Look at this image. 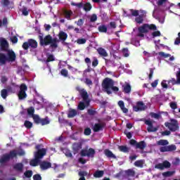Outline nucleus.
Masks as SVG:
<instances>
[{
    "mask_svg": "<svg viewBox=\"0 0 180 180\" xmlns=\"http://www.w3.org/2000/svg\"><path fill=\"white\" fill-rule=\"evenodd\" d=\"M77 43V44H85V43H86V39L84 38L78 39Z\"/></svg>",
    "mask_w": 180,
    "mask_h": 180,
    "instance_id": "bf43d9fd",
    "label": "nucleus"
},
{
    "mask_svg": "<svg viewBox=\"0 0 180 180\" xmlns=\"http://www.w3.org/2000/svg\"><path fill=\"white\" fill-rule=\"evenodd\" d=\"M33 179H34V180H41L42 178H41V176L40 174H34V175L33 176Z\"/></svg>",
    "mask_w": 180,
    "mask_h": 180,
    "instance_id": "774afa93",
    "label": "nucleus"
},
{
    "mask_svg": "<svg viewBox=\"0 0 180 180\" xmlns=\"http://www.w3.org/2000/svg\"><path fill=\"white\" fill-rule=\"evenodd\" d=\"M87 113L88 115H89V116H95V115L97 113L96 112V110L92 109V108H90L87 110Z\"/></svg>",
    "mask_w": 180,
    "mask_h": 180,
    "instance_id": "603ef678",
    "label": "nucleus"
},
{
    "mask_svg": "<svg viewBox=\"0 0 180 180\" xmlns=\"http://www.w3.org/2000/svg\"><path fill=\"white\" fill-rule=\"evenodd\" d=\"M64 153L66 157H68L69 158H72V153H71V150L68 149H65Z\"/></svg>",
    "mask_w": 180,
    "mask_h": 180,
    "instance_id": "8fccbe9b",
    "label": "nucleus"
},
{
    "mask_svg": "<svg viewBox=\"0 0 180 180\" xmlns=\"http://www.w3.org/2000/svg\"><path fill=\"white\" fill-rule=\"evenodd\" d=\"M39 124H41V126H46V124H49L50 121L49 120V117H46V118L41 119V122Z\"/></svg>",
    "mask_w": 180,
    "mask_h": 180,
    "instance_id": "a19ab883",
    "label": "nucleus"
},
{
    "mask_svg": "<svg viewBox=\"0 0 180 180\" xmlns=\"http://www.w3.org/2000/svg\"><path fill=\"white\" fill-rule=\"evenodd\" d=\"M103 127H105V124L96 123L93 127V131L95 133H98V131H101L102 130H103Z\"/></svg>",
    "mask_w": 180,
    "mask_h": 180,
    "instance_id": "a211bd4d",
    "label": "nucleus"
},
{
    "mask_svg": "<svg viewBox=\"0 0 180 180\" xmlns=\"http://www.w3.org/2000/svg\"><path fill=\"white\" fill-rule=\"evenodd\" d=\"M24 126L26 127V129H32V127H33V123H32L30 121L25 120Z\"/></svg>",
    "mask_w": 180,
    "mask_h": 180,
    "instance_id": "79ce46f5",
    "label": "nucleus"
},
{
    "mask_svg": "<svg viewBox=\"0 0 180 180\" xmlns=\"http://www.w3.org/2000/svg\"><path fill=\"white\" fill-rule=\"evenodd\" d=\"M158 146H168L169 144V142L165 139H160V141H158Z\"/></svg>",
    "mask_w": 180,
    "mask_h": 180,
    "instance_id": "e433bc0d",
    "label": "nucleus"
},
{
    "mask_svg": "<svg viewBox=\"0 0 180 180\" xmlns=\"http://www.w3.org/2000/svg\"><path fill=\"white\" fill-rule=\"evenodd\" d=\"M38 46L39 44L37 43V41L34 39H28L27 41H25L22 44V48L23 50H29V49L34 50L37 49Z\"/></svg>",
    "mask_w": 180,
    "mask_h": 180,
    "instance_id": "39448f33",
    "label": "nucleus"
},
{
    "mask_svg": "<svg viewBox=\"0 0 180 180\" xmlns=\"http://www.w3.org/2000/svg\"><path fill=\"white\" fill-rule=\"evenodd\" d=\"M85 108H86V105H85V103L84 102L79 103L78 109L79 110H84V109H85Z\"/></svg>",
    "mask_w": 180,
    "mask_h": 180,
    "instance_id": "13d9d810",
    "label": "nucleus"
},
{
    "mask_svg": "<svg viewBox=\"0 0 180 180\" xmlns=\"http://www.w3.org/2000/svg\"><path fill=\"white\" fill-rule=\"evenodd\" d=\"M13 168H14V169H15V171H17V172H22V171H23V168H24L23 163H22V162L16 163L14 165Z\"/></svg>",
    "mask_w": 180,
    "mask_h": 180,
    "instance_id": "4be33fe9",
    "label": "nucleus"
},
{
    "mask_svg": "<svg viewBox=\"0 0 180 180\" xmlns=\"http://www.w3.org/2000/svg\"><path fill=\"white\" fill-rule=\"evenodd\" d=\"M35 148L37 151L34 153V157L40 161L47 154V149L43 148V144L37 145Z\"/></svg>",
    "mask_w": 180,
    "mask_h": 180,
    "instance_id": "20e7f679",
    "label": "nucleus"
},
{
    "mask_svg": "<svg viewBox=\"0 0 180 180\" xmlns=\"http://www.w3.org/2000/svg\"><path fill=\"white\" fill-rule=\"evenodd\" d=\"M99 64V60H98V58L93 57V61H92V67H98Z\"/></svg>",
    "mask_w": 180,
    "mask_h": 180,
    "instance_id": "09e8293b",
    "label": "nucleus"
},
{
    "mask_svg": "<svg viewBox=\"0 0 180 180\" xmlns=\"http://www.w3.org/2000/svg\"><path fill=\"white\" fill-rule=\"evenodd\" d=\"M40 46H51L53 49H57L58 45L57 44V38H53L51 35L48 34L43 37V34L38 36Z\"/></svg>",
    "mask_w": 180,
    "mask_h": 180,
    "instance_id": "f257e3e1",
    "label": "nucleus"
},
{
    "mask_svg": "<svg viewBox=\"0 0 180 180\" xmlns=\"http://www.w3.org/2000/svg\"><path fill=\"white\" fill-rule=\"evenodd\" d=\"M39 167L42 171H46V169L51 168V162L44 160L42 162H40Z\"/></svg>",
    "mask_w": 180,
    "mask_h": 180,
    "instance_id": "dca6fc26",
    "label": "nucleus"
},
{
    "mask_svg": "<svg viewBox=\"0 0 180 180\" xmlns=\"http://www.w3.org/2000/svg\"><path fill=\"white\" fill-rule=\"evenodd\" d=\"M143 160H136L134 162L135 167H138L139 168H143Z\"/></svg>",
    "mask_w": 180,
    "mask_h": 180,
    "instance_id": "de8ad7c7",
    "label": "nucleus"
},
{
    "mask_svg": "<svg viewBox=\"0 0 180 180\" xmlns=\"http://www.w3.org/2000/svg\"><path fill=\"white\" fill-rule=\"evenodd\" d=\"M118 150H120V151L122 153H129L130 150V149L126 146H119Z\"/></svg>",
    "mask_w": 180,
    "mask_h": 180,
    "instance_id": "2f4dec72",
    "label": "nucleus"
},
{
    "mask_svg": "<svg viewBox=\"0 0 180 180\" xmlns=\"http://www.w3.org/2000/svg\"><path fill=\"white\" fill-rule=\"evenodd\" d=\"M83 9L86 11V12H89V11H91L92 9V5L90 4V3H86L84 6H83Z\"/></svg>",
    "mask_w": 180,
    "mask_h": 180,
    "instance_id": "f704fd0d",
    "label": "nucleus"
},
{
    "mask_svg": "<svg viewBox=\"0 0 180 180\" xmlns=\"http://www.w3.org/2000/svg\"><path fill=\"white\" fill-rule=\"evenodd\" d=\"M80 155L81 157H91L94 158V155H95V149L90 148L89 150L87 149H82L80 151Z\"/></svg>",
    "mask_w": 180,
    "mask_h": 180,
    "instance_id": "9d476101",
    "label": "nucleus"
},
{
    "mask_svg": "<svg viewBox=\"0 0 180 180\" xmlns=\"http://www.w3.org/2000/svg\"><path fill=\"white\" fill-rule=\"evenodd\" d=\"M125 174L127 175V176H134L136 175V172L131 169H129L128 170L125 171Z\"/></svg>",
    "mask_w": 180,
    "mask_h": 180,
    "instance_id": "72a5a7b5",
    "label": "nucleus"
},
{
    "mask_svg": "<svg viewBox=\"0 0 180 180\" xmlns=\"http://www.w3.org/2000/svg\"><path fill=\"white\" fill-rule=\"evenodd\" d=\"M131 13L132 15V16H139V10H134V9H131Z\"/></svg>",
    "mask_w": 180,
    "mask_h": 180,
    "instance_id": "338daca9",
    "label": "nucleus"
},
{
    "mask_svg": "<svg viewBox=\"0 0 180 180\" xmlns=\"http://www.w3.org/2000/svg\"><path fill=\"white\" fill-rule=\"evenodd\" d=\"M63 15L68 20H71V16L72 15V11H68L65 10L63 13Z\"/></svg>",
    "mask_w": 180,
    "mask_h": 180,
    "instance_id": "7c9ffc66",
    "label": "nucleus"
},
{
    "mask_svg": "<svg viewBox=\"0 0 180 180\" xmlns=\"http://www.w3.org/2000/svg\"><path fill=\"white\" fill-rule=\"evenodd\" d=\"M158 54L160 56V57H163L164 58H168V57H171V54L165 53L164 52H159Z\"/></svg>",
    "mask_w": 180,
    "mask_h": 180,
    "instance_id": "6e6d98bb",
    "label": "nucleus"
},
{
    "mask_svg": "<svg viewBox=\"0 0 180 180\" xmlns=\"http://www.w3.org/2000/svg\"><path fill=\"white\" fill-rule=\"evenodd\" d=\"M118 106H120L121 110L123 112V113H128L129 109L124 107V102L123 101H118Z\"/></svg>",
    "mask_w": 180,
    "mask_h": 180,
    "instance_id": "5701e85b",
    "label": "nucleus"
},
{
    "mask_svg": "<svg viewBox=\"0 0 180 180\" xmlns=\"http://www.w3.org/2000/svg\"><path fill=\"white\" fill-rule=\"evenodd\" d=\"M58 37L59 38L60 41L64 42L68 38V34L64 31H60L59 32Z\"/></svg>",
    "mask_w": 180,
    "mask_h": 180,
    "instance_id": "6ab92c4d",
    "label": "nucleus"
},
{
    "mask_svg": "<svg viewBox=\"0 0 180 180\" xmlns=\"http://www.w3.org/2000/svg\"><path fill=\"white\" fill-rule=\"evenodd\" d=\"M77 91H78L84 102H85L86 106H89L91 101L89 100V95H88V91L85 90V89H81L79 88H77Z\"/></svg>",
    "mask_w": 180,
    "mask_h": 180,
    "instance_id": "6e6552de",
    "label": "nucleus"
},
{
    "mask_svg": "<svg viewBox=\"0 0 180 180\" xmlns=\"http://www.w3.org/2000/svg\"><path fill=\"white\" fill-rule=\"evenodd\" d=\"M157 169H164L165 168H171V163L167 160H165L162 163H158L155 165Z\"/></svg>",
    "mask_w": 180,
    "mask_h": 180,
    "instance_id": "4468645a",
    "label": "nucleus"
},
{
    "mask_svg": "<svg viewBox=\"0 0 180 180\" xmlns=\"http://www.w3.org/2000/svg\"><path fill=\"white\" fill-rule=\"evenodd\" d=\"M143 21H144V19L143 18V15H138L135 18V22L139 23V25H141V23H143Z\"/></svg>",
    "mask_w": 180,
    "mask_h": 180,
    "instance_id": "c03bdc74",
    "label": "nucleus"
},
{
    "mask_svg": "<svg viewBox=\"0 0 180 180\" xmlns=\"http://www.w3.org/2000/svg\"><path fill=\"white\" fill-rule=\"evenodd\" d=\"M144 123L148 126L147 131L148 133H154L158 130V127H154L153 125V121L150 120H145Z\"/></svg>",
    "mask_w": 180,
    "mask_h": 180,
    "instance_id": "9b49d317",
    "label": "nucleus"
},
{
    "mask_svg": "<svg viewBox=\"0 0 180 180\" xmlns=\"http://www.w3.org/2000/svg\"><path fill=\"white\" fill-rule=\"evenodd\" d=\"M103 175H105L103 170H96L94 174V178H102Z\"/></svg>",
    "mask_w": 180,
    "mask_h": 180,
    "instance_id": "bb28decb",
    "label": "nucleus"
},
{
    "mask_svg": "<svg viewBox=\"0 0 180 180\" xmlns=\"http://www.w3.org/2000/svg\"><path fill=\"white\" fill-rule=\"evenodd\" d=\"M154 70H155V68H150L149 69V75H148V78L149 79H153V75L154 74Z\"/></svg>",
    "mask_w": 180,
    "mask_h": 180,
    "instance_id": "e2e57ef3",
    "label": "nucleus"
},
{
    "mask_svg": "<svg viewBox=\"0 0 180 180\" xmlns=\"http://www.w3.org/2000/svg\"><path fill=\"white\" fill-rule=\"evenodd\" d=\"M70 5H72V6H77V8H84V4L83 3H74V2H71Z\"/></svg>",
    "mask_w": 180,
    "mask_h": 180,
    "instance_id": "5fc2aeb1",
    "label": "nucleus"
},
{
    "mask_svg": "<svg viewBox=\"0 0 180 180\" xmlns=\"http://www.w3.org/2000/svg\"><path fill=\"white\" fill-rule=\"evenodd\" d=\"M134 112H139L141 110H146V105L143 101H138L136 106L133 107Z\"/></svg>",
    "mask_w": 180,
    "mask_h": 180,
    "instance_id": "2eb2a0df",
    "label": "nucleus"
},
{
    "mask_svg": "<svg viewBox=\"0 0 180 180\" xmlns=\"http://www.w3.org/2000/svg\"><path fill=\"white\" fill-rule=\"evenodd\" d=\"M88 175V173L85 171L79 172V176L80 177L79 180H86L85 176Z\"/></svg>",
    "mask_w": 180,
    "mask_h": 180,
    "instance_id": "c9c22d12",
    "label": "nucleus"
},
{
    "mask_svg": "<svg viewBox=\"0 0 180 180\" xmlns=\"http://www.w3.org/2000/svg\"><path fill=\"white\" fill-rule=\"evenodd\" d=\"M98 32H100V33H106L108 32V27L105 25L98 26Z\"/></svg>",
    "mask_w": 180,
    "mask_h": 180,
    "instance_id": "473e14b6",
    "label": "nucleus"
},
{
    "mask_svg": "<svg viewBox=\"0 0 180 180\" xmlns=\"http://www.w3.org/2000/svg\"><path fill=\"white\" fill-rule=\"evenodd\" d=\"M82 149V143L81 142L75 143L72 144V150L74 154H78L79 153V150Z\"/></svg>",
    "mask_w": 180,
    "mask_h": 180,
    "instance_id": "f3484780",
    "label": "nucleus"
},
{
    "mask_svg": "<svg viewBox=\"0 0 180 180\" xmlns=\"http://www.w3.org/2000/svg\"><path fill=\"white\" fill-rule=\"evenodd\" d=\"M25 150L22 149L18 152H17L16 150H11L9 153L2 155V156L0 158V164H6V162H8V161H11V160L16 158L18 155H20V157H22L23 155H25Z\"/></svg>",
    "mask_w": 180,
    "mask_h": 180,
    "instance_id": "f03ea898",
    "label": "nucleus"
},
{
    "mask_svg": "<svg viewBox=\"0 0 180 180\" xmlns=\"http://www.w3.org/2000/svg\"><path fill=\"white\" fill-rule=\"evenodd\" d=\"M114 85L115 82L109 77L105 78L102 83V86L108 95H110L112 94V91L114 92H119V87ZM111 89L112 91H110Z\"/></svg>",
    "mask_w": 180,
    "mask_h": 180,
    "instance_id": "7ed1b4c3",
    "label": "nucleus"
},
{
    "mask_svg": "<svg viewBox=\"0 0 180 180\" xmlns=\"http://www.w3.org/2000/svg\"><path fill=\"white\" fill-rule=\"evenodd\" d=\"M9 43L4 38L0 40V51H9Z\"/></svg>",
    "mask_w": 180,
    "mask_h": 180,
    "instance_id": "f8f14e48",
    "label": "nucleus"
},
{
    "mask_svg": "<svg viewBox=\"0 0 180 180\" xmlns=\"http://www.w3.org/2000/svg\"><path fill=\"white\" fill-rule=\"evenodd\" d=\"M39 162H40V160L38 158H34V159L30 161V165H31V167H37Z\"/></svg>",
    "mask_w": 180,
    "mask_h": 180,
    "instance_id": "c85d7f7f",
    "label": "nucleus"
},
{
    "mask_svg": "<svg viewBox=\"0 0 180 180\" xmlns=\"http://www.w3.org/2000/svg\"><path fill=\"white\" fill-rule=\"evenodd\" d=\"M97 53L101 56V57H108V52L102 47L97 49Z\"/></svg>",
    "mask_w": 180,
    "mask_h": 180,
    "instance_id": "aec40b11",
    "label": "nucleus"
},
{
    "mask_svg": "<svg viewBox=\"0 0 180 180\" xmlns=\"http://www.w3.org/2000/svg\"><path fill=\"white\" fill-rule=\"evenodd\" d=\"M146 147H147V144H146L144 141H141L140 142H137L136 148H139V150H144Z\"/></svg>",
    "mask_w": 180,
    "mask_h": 180,
    "instance_id": "393cba45",
    "label": "nucleus"
},
{
    "mask_svg": "<svg viewBox=\"0 0 180 180\" xmlns=\"http://www.w3.org/2000/svg\"><path fill=\"white\" fill-rule=\"evenodd\" d=\"M32 118H33V120H34V123H36L37 124H40L41 119L40 117H39L38 115H33Z\"/></svg>",
    "mask_w": 180,
    "mask_h": 180,
    "instance_id": "58836bf2",
    "label": "nucleus"
},
{
    "mask_svg": "<svg viewBox=\"0 0 180 180\" xmlns=\"http://www.w3.org/2000/svg\"><path fill=\"white\" fill-rule=\"evenodd\" d=\"M104 154L108 158H113L114 160H116V158H117L116 155H115V154H113V153L112 151H110V150H109V149H105L104 150Z\"/></svg>",
    "mask_w": 180,
    "mask_h": 180,
    "instance_id": "412c9836",
    "label": "nucleus"
},
{
    "mask_svg": "<svg viewBox=\"0 0 180 180\" xmlns=\"http://www.w3.org/2000/svg\"><path fill=\"white\" fill-rule=\"evenodd\" d=\"M60 74L63 77H68V70H67L66 69H62L60 71Z\"/></svg>",
    "mask_w": 180,
    "mask_h": 180,
    "instance_id": "052dcab7",
    "label": "nucleus"
},
{
    "mask_svg": "<svg viewBox=\"0 0 180 180\" xmlns=\"http://www.w3.org/2000/svg\"><path fill=\"white\" fill-rule=\"evenodd\" d=\"M78 112H77V110L75 109H70L68 114V117H69V119H71L72 117H75V115H77Z\"/></svg>",
    "mask_w": 180,
    "mask_h": 180,
    "instance_id": "a878e982",
    "label": "nucleus"
},
{
    "mask_svg": "<svg viewBox=\"0 0 180 180\" xmlns=\"http://www.w3.org/2000/svg\"><path fill=\"white\" fill-rule=\"evenodd\" d=\"M150 116H151V117H153L154 119H160V117H161V115L155 113V112H151Z\"/></svg>",
    "mask_w": 180,
    "mask_h": 180,
    "instance_id": "680f3d73",
    "label": "nucleus"
},
{
    "mask_svg": "<svg viewBox=\"0 0 180 180\" xmlns=\"http://www.w3.org/2000/svg\"><path fill=\"white\" fill-rule=\"evenodd\" d=\"M168 84H172V85H179L180 82H178V79L175 78H172L170 80L168 81Z\"/></svg>",
    "mask_w": 180,
    "mask_h": 180,
    "instance_id": "37998d69",
    "label": "nucleus"
},
{
    "mask_svg": "<svg viewBox=\"0 0 180 180\" xmlns=\"http://www.w3.org/2000/svg\"><path fill=\"white\" fill-rule=\"evenodd\" d=\"M24 175L25 178H32L33 176V171L32 170H27L25 173Z\"/></svg>",
    "mask_w": 180,
    "mask_h": 180,
    "instance_id": "49530a36",
    "label": "nucleus"
},
{
    "mask_svg": "<svg viewBox=\"0 0 180 180\" xmlns=\"http://www.w3.org/2000/svg\"><path fill=\"white\" fill-rule=\"evenodd\" d=\"M123 88V92L124 94H130L131 92V86H130V84L127 83L122 86Z\"/></svg>",
    "mask_w": 180,
    "mask_h": 180,
    "instance_id": "b1692460",
    "label": "nucleus"
},
{
    "mask_svg": "<svg viewBox=\"0 0 180 180\" xmlns=\"http://www.w3.org/2000/svg\"><path fill=\"white\" fill-rule=\"evenodd\" d=\"M139 33H148L149 30H157V25L154 24H143L138 28Z\"/></svg>",
    "mask_w": 180,
    "mask_h": 180,
    "instance_id": "423d86ee",
    "label": "nucleus"
},
{
    "mask_svg": "<svg viewBox=\"0 0 180 180\" xmlns=\"http://www.w3.org/2000/svg\"><path fill=\"white\" fill-rule=\"evenodd\" d=\"M175 150H176V146L175 145H166L160 148V153H168L171 151H175Z\"/></svg>",
    "mask_w": 180,
    "mask_h": 180,
    "instance_id": "ddd939ff",
    "label": "nucleus"
},
{
    "mask_svg": "<svg viewBox=\"0 0 180 180\" xmlns=\"http://www.w3.org/2000/svg\"><path fill=\"white\" fill-rule=\"evenodd\" d=\"M22 13L24 16H28L29 15V11H27V8L24 7L22 10Z\"/></svg>",
    "mask_w": 180,
    "mask_h": 180,
    "instance_id": "0e129e2a",
    "label": "nucleus"
},
{
    "mask_svg": "<svg viewBox=\"0 0 180 180\" xmlns=\"http://www.w3.org/2000/svg\"><path fill=\"white\" fill-rule=\"evenodd\" d=\"M85 84L86 85H88V86H91V85H93V82H92V80H91V79L89 78H86L85 79Z\"/></svg>",
    "mask_w": 180,
    "mask_h": 180,
    "instance_id": "69168bd1",
    "label": "nucleus"
},
{
    "mask_svg": "<svg viewBox=\"0 0 180 180\" xmlns=\"http://www.w3.org/2000/svg\"><path fill=\"white\" fill-rule=\"evenodd\" d=\"M27 91V86L25 83H22L20 85V91L18 94V99L20 101H23L27 98V94H26Z\"/></svg>",
    "mask_w": 180,
    "mask_h": 180,
    "instance_id": "0eeeda50",
    "label": "nucleus"
},
{
    "mask_svg": "<svg viewBox=\"0 0 180 180\" xmlns=\"http://www.w3.org/2000/svg\"><path fill=\"white\" fill-rule=\"evenodd\" d=\"M27 115H29L30 116H34V108L30 107L29 108H27Z\"/></svg>",
    "mask_w": 180,
    "mask_h": 180,
    "instance_id": "a18cd8bd",
    "label": "nucleus"
},
{
    "mask_svg": "<svg viewBox=\"0 0 180 180\" xmlns=\"http://www.w3.org/2000/svg\"><path fill=\"white\" fill-rule=\"evenodd\" d=\"M152 33L153 39H155V37H160L161 36V32L160 31H155Z\"/></svg>",
    "mask_w": 180,
    "mask_h": 180,
    "instance_id": "864d4df0",
    "label": "nucleus"
},
{
    "mask_svg": "<svg viewBox=\"0 0 180 180\" xmlns=\"http://www.w3.org/2000/svg\"><path fill=\"white\" fill-rule=\"evenodd\" d=\"M98 20V15L96 14H93L90 16V22L94 23V22H96Z\"/></svg>",
    "mask_w": 180,
    "mask_h": 180,
    "instance_id": "3c124183",
    "label": "nucleus"
},
{
    "mask_svg": "<svg viewBox=\"0 0 180 180\" xmlns=\"http://www.w3.org/2000/svg\"><path fill=\"white\" fill-rule=\"evenodd\" d=\"M165 126L168 127L170 131H176L179 129V124L176 120H171L170 122H165Z\"/></svg>",
    "mask_w": 180,
    "mask_h": 180,
    "instance_id": "1a4fd4ad",
    "label": "nucleus"
},
{
    "mask_svg": "<svg viewBox=\"0 0 180 180\" xmlns=\"http://www.w3.org/2000/svg\"><path fill=\"white\" fill-rule=\"evenodd\" d=\"M2 26L5 27L8 26V18L6 17L4 18L3 20H0V27H2Z\"/></svg>",
    "mask_w": 180,
    "mask_h": 180,
    "instance_id": "4c0bfd02",
    "label": "nucleus"
},
{
    "mask_svg": "<svg viewBox=\"0 0 180 180\" xmlns=\"http://www.w3.org/2000/svg\"><path fill=\"white\" fill-rule=\"evenodd\" d=\"M175 174V171H167L165 172L162 173L163 176H165V178H167L168 176H172V175Z\"/></svg>",
    "mask_w": 180,
    "mask_h": 180,
    "instance_id": "ea45409f",
    "label": "nucleus"
},
{
    "mask_svg": "<svg viewBox=\"0 0 180 180\" xmlns=\"http://www.w3.org/2000/svg\"><path fill=\"white\" fill-rule=\"evenodd\" d=\"M91 133H92V131L91 130V128L87 127L84 129V134L85 136H90Z\"/></svg>",
    "mask_w": 180,
    "mask_h": 180,
    "instance_id": "4d7b16f0",
    "label": "nucleus"
},
{
    "mask_svg": "<svg viewBox=\"0 0 180 180\" xmlns=\"http://www.w3.org/2000/svg\"><path fill=\"white\" fill-rule=\"evenodd\" d=\"M46 57H47V59L45 60L46 64H49V63L56 61V58L53 54H47Z\"/></svg>",
    "mask_w": 180,
    "mask_h": 180,
    "instance_id": "c756f323",
    "label": "nucleus"
},
{
    "mask_svg": "<svg viewBox=\"0 0 180 180\" xmlns=\"http://www.w3.org/2000/svg\"><path fill=\"white\" fill-rule=\"evenodd\" d=\"M9 95V90L6 89H3L1 91V96L3 99H6L8 98V96Z\"/></svg>",
    "mask_w": 180,
    "mask_h": 180,
    "instance_id": "cd10ccee",
    "label": "nucleus"
}]
</instances>
